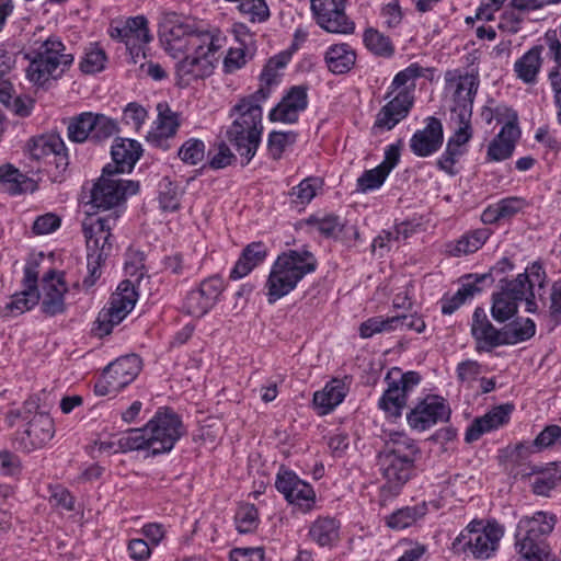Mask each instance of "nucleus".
Here are the masks:
<instances>
[{
  "label": "nucleus",
  "instance_id": "49",
  "mask_svg": "<svg viewBox=\"0 0 561 561\" xmlns=\"http://www.w3.org/2000/svg\"><path fill=\"white\" fill-rule=\"evenodd\" d=\"M206 146L197 138L187 139L178 150V157L188 165H196L205 158Z\"/></svg>",
  "mask_w": 561,
  "mask_h": 561
},
{
  "label": "nucleus",
  "instance_id": "45",
  "mask_svg": "<svg viewBox=\"0 0 561 561\" xmlns=\"http://www.w3.org/2000/svg\"><path fill=\"white\" fill-rule=\"evenodd\" d=\"M90 141L101 144L119 131L115 119L99 113H93Z\"/></svg>",
  "mask_w": 561,
  "mask_h": 561
},
{
  "label": "nucleus",
  "instance_id": "56",
  "mask_svg": "<svg viewBox=\"0 0 561 561\" xmlns=\"http://www.w3.org/2000/svg\"><path fill=\"white\" fill-rule=\"evenodd\" d=\"M514 263L508 257H502L495 265H493L489 272L484 274H466L462 278L466 280L474 279V282L480 286L481 283L486 280L490 284L494 283V276L506 274L507 272L513 271Z\"/></svg>",
  "mask_w": 561,
  "mask_h": 561
},
{
  "label": "nucleus",
  "instance_id": "12",
  "mask_svg": "<svg viewBox=\"0 0 561 561\" xmlns=\"http://www.w3.org/2000/svg\"><path fill=\"white\" fill-rule=\"evenodd\" d=\"M108 35L111 38L122 42L130 55L134 64L145 55V46L152 39L149 33L148 21L142 15L131 16L126 20H113L110 23Z\"/></svg>",
  "mask_w": 561,
  "mask_h": 561
},
{
  "label": "nucleus",
  "instance_id": "4",
  "mask_svg": "<svg viewBox=\"0 0 561 561\" xmlns=\"http://www.w3.org/2000/svg\"><path fill=\"white\" fill-rule=\"evenodd\" d=\"M538 287V291L547 285V273L540 262H534L524 273L515 278H500V290L492 295V318L500 322H506L518 312V304L525 296V286Z\"/></svg>",
  "mask_w": 561,
  "mask_h": 561
},
{
  "label": "nucleus",
  "instance_id": "57",
  "mask_svg": "<svg viewBox=\"0 0 561 561\" xmlns=\"http://www.w3.org/2000/svg\"><path fill=\"white\" fill-rule=\"evenodd\" d=\"M308 224L314 226L318 231L327 238L336 237L343 228V225L336 215H327L322 218L310 217Z\"/></svg>",
  "mask_w": 561,
  "mask_h": 561
},
{
  "label": "nucleus",
  "instance_id": "61",
  "mask_svg": "<svg viewBox=\"0 0 561 561\" xmlns=\"http://www.w3.org/2000/svg\"><path fill=\"white\" fill-rule=\"evenodd\" d=\"M291 202L296 205H306L316 196V188L311 183V179L302 180L298 185L294 186L289 192Z\"/></svg>",
  "mask_w": 561,
  "mask_h": 561
},
{
  "label": "nucleus",
  "instance_id": "51",
  "mask_svg": "<svg viewBox=\"0 0 561 561\" xmlns=\"http://www.w3.org/2000/svg\"><path fill=\"white\" fill-rule=\"evenodd\" d=\"M106 59L105 51L98 44H91L80 61V70L84 73L100 72L104 69Z\"/></svg>",
  "mask_w": 561,
  "mask_h": 561
},
{
  "label": "nucleus",
  "instance_id": "10",
  "mask_svg": "<svg viewBox=\"0 0 561 561\" xmlns=\"http://www.w3.org/2000/svg\"><path fill=\"white\" fill-rule=\"evenodd\" d=\"M421 375L417 371L403 373L401 368H391L386 377L387 389L378 401V408L387 416L398 419L407 407L409 393L421 382Z\"/></svg>",
  "mask_w": 561,
  "mask_h": 561
},
{
  "label": "nucleus",
  "instance_id": "27",
  "mask_svg": "<svg viewBox=\"0 0 561 561\" xmlns=\"http://www.w3.org/2000/svg\"><path fill=\"white\" fill-rule=\"evenodd\" d=\"M140 364L141 360L136 354L122 356L110 363L104 369L108 377V383L113 388L122 390L138 376Z\"/></svg>",
  "mask_w": 561,
  "mask_h": 561
},
{
  "label": "nucleus",
  "instance_id": "58",
  "mask_svg": "<svg viewBox=\"0 0 561 561\" xmlns=\"http://www.w3.org/2000/svg\"><path fill=\"white\" fill-rule=\"evenodd\" d=\"M39 297L41 296L22 290L12 296V300L7 305L5 309L15 312V314H21L36 306L39 301Z\"/></svg>",
  "mask_w": 561,
  "mask_h": 561
},
{
  "label": "nucleus",
  "instance_id": "47",
  "mask_svg": "<svg viewBox=\"0 0 561 561\" xmlns=\"http://www.w3.org/2000/svg\"><path fill=\"white\" fill-rule=\"evenodd\" d=\"M259 512L254 504L242 503L239 505L234 523L240 534H249L254 531L259 526Z\"/></svg>",
  "mask_w": 561,
  "mask_h": 561
},
{
  "label": "nucleus",
  "instance_id": "28",
  "mask_svg": "<svg viewBox=\"0 0 561 561\" xmlns=\"http://www.w3.org/2000/svg\"><path fill=\"white\" fill-rule=\"evenodd\" d=\"M0 184L10 195L34 193L38 188L35 180L10 163L0 167Z\"/></svg>",
  "mask_w": 561,
  "mask_h": 561
},
{
  "label": "nucleus",
  "instance_id": "48",
  "mask_svg": "<svg viewBox=\"0 0 561 561\" xmlns=\"http://www.w3.org/2000/svg\"><path fill=\"white\" fill-rule=\"evenodd\" d=\"M286 501L297 506L301 513L310 512L316 504V493L309 483L300 480L293 489V497H285Z\"/></svg>",
  "mask_w": 561,
  "mask_h": 561
},
{
  "label": "nucleus",
  "instance_id": "38",
  "mask_svg": "<svg viewBox=\"0 0 561 561\" xmlns=\"http://www.w3.org/2000/svg\"><path fill=\"white\" fill-rule=\"evenodd\" d=\"M427 513V505L425 502L419 503L414 506H405L397 510L386 517V525L396 530H401L412 526L419 519L424 517Z\"/></svg>",
  "mask_w": 561,
  "mask_h": 561
},
{
  "label": "nucleus",
  "instance_id": "50",
  "mask_svg": "<svg viewBox=\"0 0 561 561\" xmlns=\"http://www.w3.org/2000/svg\"><path fill=\"white\" fill-rule=\"evenodd\" d=\"M137 299L138 293L135 289V285L129 279H125L117 286V289L112 295L108 305L134 309Z\"/></svg>",
  "mask_w": 561,
  "mask_h": 561
},
{
  "label": "nucleus",
  "instance_id": "62",
  "mask_svg": "<svg viewBox=\"0 0 561 561\" xmlns=\"http://www.w3.org/2000/svg\"><path fill=\"white\" fill-rule=\"evenodd\" d=\"M197 289L203 294L206 300L215 306L224 290V282L218 276H211L204 279Z\"/></svg>",
  "mask_w": 561,
  "mask_h": 561
},
{
  "label": "nucleus",
  "instance_id": "46",
  "mask_svg": "<svg viewBox=\"0 0 561 561\" xmlns=\"http://www.w3.org/2000/svg\"><path fill=\"white\" fill-rule=\"evenodd\" d=\"M182 191L178 184L172 182L168 176L163 178L159 183V203L163 210L174 211L180 208V198Z\"/></svg>",
  "mask_w": 561,
  "mask_h": 561
},
{
  "label": "nucleus",
  "instance_id": "54",
  "mask_svg": "<svg viewBox=\"0 0 561 561\" xmlns=\"http://www.w3.org/2000/svg\"><path fill=\"white\" fill-rule=\"evenodd\" d=\"M297 134L294 131H272L268 135L267 147L274 160L280 159L286 147L296 141Z\"/></svg>",
  "mask_w": 561,
  "mask_h": 561
},
{
  "label": "nucleus",
  "instance_id": "15",
  "mask_svg": "<svg viewBox=\"0 0 561 561\" xmlns=\"http://www.w3.org/2000/svg\"><path fill=\"white\" fill-rule=\"evenodd\" d=\"M450 414L451 410L443 397L427 394L407 413V422L412 430L423 432L438 422H447Z\"/></svg>",
  "mask_w": 561,
  "mask_h": 561
},
{
  "label": "nucleus",
  "instance_id": "18",
  "mask_svg": "<svg viewBox=\"0 0 561 561\" xmlns=\"http://www.w3.org/2000/svg\"><path fill=\"white\" fill-rule=\"evenodd\" d=\"M308 106V88L306 85H294L283 96L280 102L271 110L268 118L271 122L294 124L298 121L299 113Z\"/></svg>",
  "mask_w": 561,
  "mask_h": 561
},
{
  "label": "nucleus",
  "instance_id": "16",
  "mask_svg": "<svg viewBox=\"0 0 561 561\" xmlns=\"http://www.w3.org/2000/svg\"><path fill=\"white\" fill-rule=\"evenodd\" d=\"M55 434L53 419L47 413H36L27 422V427L15 438L18 449L31 453L45 446Z\"/></svg>",
  "mask_w": 561,
  "mask_h": 561
},
{
  "label": "nucleus",
  "instance_id": "41",
  "mask_svg": "<svg viewBox=\"0 0 561 561\" xmlns=\"http://www.w3.org/2000/svg\"><path fill=\"white\" fill-rule=\"evenodd\" d=\"M482 291L474 279L467 280L451 297L444 296L442 299V313L451 314L460 308L469 298Z\"/></svg>",
  "mask_w": 561,
  "mask_h": 561
},
{
  "label": "nucleus",
  "instance_id": "13",
  "mask_svg": "<svg viewBox=\"0 0 561 561\" xmlns=\"http://www.w3.org/2000/svg\"><path fill=\"white\" fill-rule=\"evenodd\" d=\"M116 174H104L93 184L89 205L96 210H108L118 206L127 195L136 194L139 190L138 182L114 179Z\"/></svg>",
  "mask_w": 561,
  "mask_h": 561
},
{
  "label": "nucleus",
  "instance_id": "55",
  "mask_svg": "<svg viewBox=\"0 0 561 561\" xmlns=\"http://www.w3.org/2000/svg\"><path fill=\"white\" fill-rule=\"evenodd\" d=\"M388 174L377 165L374 169L366 170L357 179V191L366 193L379 188L386 181Z\"/></svg>",
  "mask_w": 561,
  "mask_h": 561
},
{
  "label": "nucleus",
  "instance_id": "40",
  "mask_svg": "<svg viewBox=\"0 0 561 561\" xmlns=\"http://www.w3.org/2000/svg\"><path fill=\"white\" fill-rule=\"evenodd\" d=\"M133 309L108 305L103 308L96 318V331L100 336L107 335L113 328L119 324Z\"/></svg>",
  "mask_w": 561,
  "mask_h": 561
},
{
  "label": "nucleus",
  "instance_id": "64",
  "mask_svg": "<svg viewBox=\"0 0 561 561\" xmlns=\"http://www.w3.org/2000/svg\"><path fill=\"white\" fill-rule=\"evenodd\" d=\"M549 316L556 325L561 324V279L551 286Z\"/></svg>",
  "mask_w": 561,
  "mask_h": 561
},
{
  "label": "nucleus",
  "instance_id": "22",
  "mask_svg": "<svg viewBox=\"0 0 561 561\" xmlns=\"http://www.w3.org/2000/svg\"><path fill=\"white\" fill-rule=\"evenodd\" d=\"M501 329H496L489 320L485 310L477 307L472 314L471 335L476 342L477 352H492L501 346Z\"/></svg>",
  "mask_w": 561,
  "mask_h": 561
},
{
  "label": "nucleus",
  "instance_id": "63",
  "mask_svg": "<svg viewBox=\"0 0 561 561\" xmlns=\"http://www.w3.org/2000/svg\"><path fill=\"white\" fill-rule=\"evenodd\" d=\"M514 149L515 147L512 142H506L496 136L489 145L488 158L492 161H502L510 158Z\"/></svg>",
  "mask_w": 561,
  "mask_h": 561
},
{
  "label": "nucleus",
  "instance_id": "25",
  "mask_svg": "<svg viewBox=\"0 0 561 561\" xmlns=\"http://www.w3.org/2000/svg\"><path fill=\"white\" fill-rule=\"evenodd\" d=\"M85 245L88 276L83 278L82 284L89 288L100 278L101 267L112 254L113 242L112 239L104 237V239L85 240Z\"/></svg>",
  "mask_w": 561,
  "mask_h": 561
},
{
  "label": "nucleus",
  "instance_id": "39",
  "mask_svg": "<svg viewBox=\"0 0 561 561\" xmlns=\"http://www.w3.org/2000/svg\"><path fill=\"white\" fill-rule=\"evenodd\" d=\"M363 41L366 48L375 56L390 58L394 54V46L390 37L374 27L364 31Z\"/></svg>",
  "mask_w": 561,
  "mask_h": 561
},
{
  "label": "nucleus",
  "instance_id": "52",
  "mask_svg": "<svg viewBox=\"0 0 561 561\" xmlns=\"http://www.w3.org/2000/svg\"><path fill=\"white\" fill-rule=\"evenodd\" d=\"M398 320L392 317H373L364 321L359 327V335L363 339H369L377 333L390 332L396 330Z\"/></svg>",
  "mask_w": 561,
  "mask_h": 561
},
{
  "label": "nucleus",
  "instance_id": "20",
  "mask_svg": "<svg viewBox=\"0 0 561 561\" xmlns=\"http://www.w3.org/2000/svg\"><path fill=\"white\" fill-rule=\"evenodd\" d=\"M113 163L106 164L104 174H121L130 172L142 154L140 142L135 139L121 138L115 139L111 150Z\"/></svg>",
  "mask_w": 561,
  "mask_h": 561
},
{
  "label": "nucleus",
  "instance_id": "8",
  "mask_svg": "<svg viewBox=\"0 0 561 561\" xmlns=\"http://www.w3.org/2000/svg\"><path fill=\"white\" fill-rule=\"evenodd\" d=\"M504 535L503 527L495 520H472L454 539L451 549L458 556H471L476 560L490 559L499 548Z\"/></svg>",
  "mask_w": 561,
  "mask_h": 561
},
{
  "label": "nucleus",
  "instance_id": "30",
  "mask_svg": "<svg viewBox=\"0 0 561 561\" xmlns=\"http://www.w3.org/2000/svg\"><path fill=\"white\" fill-rule=\"evenodd\" d=\"M324 61L332 73L344 75L355 66L356 53L346 43L334 44L325 51Z\"/></svg>",
  "mask_w": 561,
  "mask_h": 561
},
{
  "label": "nucleus",
  "instance_id": "19",
  "mask_svg": "<svg viewBox=\"0 0 561 561\" xmlns=\"http://www.w3.org/2000/svg\"><path fill=\"white\" fill-rule=\"evenodd\" d=\"M414 98L408 90L399 93L385 104L377 114L373 130H391L410 113Z\"/></svg>",
  "mask_w": 561,
  "mask_h": 561
},
{
  "label": "nucleus",
  "instance_id": "35",
  "mask_svg": "<svg viewBox=\"0 0 561 561\" xmlns=\"http://www.w3.org/2000/svg\"><path fill=\"white\" fill-rule=\"evenodd\" d=\"M118 215L116 211L107 216L101 217L94 214H88L82 221V232L85 240L91 239H112V228L117 221Z\"/></svg>",
  "mask_w": 561,
  "mask_h": 561
},
{
  "label": "nucleus",
  "instance_id": "9",
  "mask_svg": "<svg viewBox=\"0 0 561 561\" xmlns=\"http://www.w3.org/2000/svg\"><path fill=\"white\" fill-rule=\"evenodd\" d=\"M450 76V72L446 73V81L448 83L457 81L454 92L455 105L451 107V113L456 116L459 127L448 139L446 146L462 150L461 146L467 144L472 137L471 116L474 96L479 88V79L472 73H466L457 78Z\"/></svg>",
  "mask_w": 561,
  "mask_h": 561
},
{
  "label": "nucleus",
  "instance_id": "23",
  "mask_svg": "<svg viewBox=\"0 0 561 561\" xmlns=\"http://www.w3.org/2000/svg\"><path fill=\"white\" fill-rule=\"evenodd\" d=\"M158 118L156 127L147 135V141L162 150L170 148L169 140L173 138L180 127L178 114L172 112L167 103L157 105Z\"/></svg>",
  "mask_w": 561,
  "mask_h": 561
},
{
  "label": "nucleus",
  "instance_id": "11",
  "mask_svg": "<svg viewBox=\"0 0 561 561\" xmlns=\"http://www.w3.org/2000/svg\"><path fill=\"white\" fill-rule=\"evenodd\" d=\"M147 432L151 440V455L157 456L171 451L184 435L185 430L180 416L173 410L161 408L147 423Z\"/></svg>",
  "mask_w": 561,
  "mask_h": 561
},
{
  "label": "nucleus",
  "instance_id": "24",
  "mask_svg": "<svg viewBox=\"0 0 561 561\" xmlns=\"http://www.w3.org/2000/svg\"><path fill=\"white\" fill-rule=\"evenodd\" d=\"M85 245L88 276L83 278L82 284L89 288L100 278L101 267L112 254L113 242L112 239L104 237V239L85 240Z\"/></svg>",
  "mask_w": 561,
  "mask_h": 561
},
{
  "label": "nucleus",
  "instance_id": "44",
  "mask_svg": "<svg viewBox=\"0 0 561 561\" xmlns=\"http://www.w3.org/2000/svg\"><path fill=\"white\" fill-rule=\"evenodd\" d=\"M288 62V57L284 54L270 58L260 75V88L257 90H266L271 95V88L278 84V70L284 68Z\"/></svg>",
  "mask_w": 561,
  "mask_h": 561
},
{
  "label": "nucleus",
  "instance_id": "3",
  "mask_svg": "<svg viewBox=\"0 0 561 561\" xmlns=\"http://www.w3.org/2000/svg\"><path fill=\"white\" fill-rule=\"evenodd\" d=\"M416 442L402 433L391 435L378 453V465L386 479L385 490L398 494L416 473V460L421 457Z\"/></svg>",
  "mask_w": 561,
  "mask_h": 561
},
{
  "label": "nucleus",
  "instance_id": "29",
  "mask_svg": "<svg viewBox=\"0 0 561 561\" xmlns=\"http://www.w3.org/2000/svg\"><path fill=\"white\" fill-rule=\"evenodd\" d=\"M267 255V248L263 242L248 244L230 272L231 279H240L247 276L254 267L260 265Z\"/></svg>",
  "mask_w": 561,
  "mask_h": 561
},
{
  "label": "nucleus",
  "instance_id": "21",
  "mask_svg": "<svg viewBox=\"0 0 561 561\" xmlns=\"http://www.w3.org/2000/svg\"><path fill=\"white\" fill-rule=\"evenodd\" d=\"M43 289L42 311L49 317L62 313L66 310L65 294L68 291L64 273L49 270L43 276Z\"/></svg>",
  "mask_w": 561,
  "mask_h": 561
},
{
  "label": "nucleus",
  "instance_id": "33",
  "mask_svg": "<svg viewBox=\"0 0 561 561\" xmlns=\"http://www.w3.org/2000/svg\"><path fill=\"white\" fill-rule=\"evenodd\" d=\"M489 228H479L461 236L457 241L447 244V252L456 257L477 252L490 238Z\"/></svg>",
  "mask_w": 561,
  "mask_h": 561
},
{
  "label": "nucleus",
  "instance_id": "60",
  "mask_svg": "<svg viewBox=\"0 0 561 561\" xmlns=\"http://www.w3.org/2000/svg\"><path fill=\"white\" fill-rule=\"evenodd\" d=\"M60 224L61 219L59 216L54 213H47L34 220L32 230L36 236L48 234L58 229Z\"/></svg>",
  "mask_w": 561,
  "mask_h": 561
},
{
  "label": "nucleus",
  "instance_id": "43",
  "mask_svg": "<svg viewBox=\"0 0 561 561\" xmlns=\"http://www.w3.org/2000/svg\"><path fill=\"white\" fill-rule=\"evenodd\" d=\"M118 449L131 451L147 449L151 453V440L147 432V424L140 428H129L124 436L117 440Z\"/></svg>",
  "mask_w": 561,
  "mask_h": 561
},
{
  "label": "nucleus",
  "instance_id": "31",
  "mask_svg": "<svg viewBox=\"0 0 561 561\" xmlns=\"http://www.w3.org/2000/svg\"><path fill=\"white\" fill-rule=\"evenodd\" d=\"M346 396V387L340 379L328 382L321 391L313 394V405L319 410L320 415L330 413L337 407Z\"/></svg>",
  "mask_w": 561,
  "mask_h": 561
},
{
  "label": "nucleus",
  "instance_id": "53",
  "mask_svg": "<svg viewBox=\"0 0 561 561\" xmlns=\"http://www.w3.org/2000/svg\"><path fill=\"white\" fill-rule=\"evenodd\" d=\"M213 304L206 300L203 294L198 289L191 290L184 300L183 310L185 313L202 318L205 316L211 308Z\"/></svg>",
  "mask_w": 561,
  "mask_h": 561
},
{
  "label": "nucleus",
  "instance_id": "5",
  "mask_svg": "<svg viewBox=\"0 0 561 561\" xmlns=\"http://www.w3.org/2000/svg\"><path fill=\"white\" fill-rule=\"evenodd\" d=\"M317 268V259L308 250H289L278 255L266 282L267 301L273 305Z\"/></svg>",
  "mask_w": 561,
  "mask_h": 561
},
{
  "label": "nucleus",
  "instance_id": "59",
  "mask_svg": "<svg viewBox=\"0 0 561 561\" xmlns=\"http://www.w3.org/2000/svg\"><path fill=\"white\" fill-rule=\"evenodd\" d=\"M560 466L556 468V472L546 473L540 477H537L533 482V491L537 495L548 496L549 492L553 490L559 483H561L560 479Z\"/></svg>",
  "mask_w": 561,
  "mask_h": 561
},
{
  "label": "nucleus",
  "instance_id": "6",
  "mask_svg": "<svg viewBox=\"0 0 561 561\" xmlns=\"http://www.w3.org/2000/svg\"><path fill=\"white\" fill-rule=\"evenodd\" d=\"M64 43L56 37H49L41 45L28 51L26 68L27 79L37 87H45L50 80L59 79L73 62V55L65 53Z\"/></svg>",
  "mask_w": 561,
  "mask_h": 561
},
{
  "label": "nucleus",
  "instance_id": "17",
  "mask_svg": "<svg viewBox=\"0 0 561 561\" xmlns=\"http://www.w3.org/2000/svg\"><path fill=\"white\" fill-rule=\"evenodd\" d=\"M425 127L416 130L410 139L411 151L420 158L434 154L444 141V129L440 119L430 116L425 119Z\"/></svg>",
  "mask_w": 561,
  "mask_h": 561
},
{
  "label": "nucleus",
  "instance_id": "36",
  "mask_svg": "<svg viewBox=\"0 0 561 561\" xmlns=\"http://www.w3.org/2000/svg\"><path fill=\"white\" fill-rule=\"evenodd\" d=\"M64 149V140L59 134H44L32 137L26 144V150L33 160L39 161L51 156L56 150Z\"/></svg>",
  "mask_w": 561,
  "mask_h": 561
},
{
  "label": "nucleus",
  "instance_id": "14",
  "mask_svg": "<svg viewBox=\"0 0 561 561\" xmlns=\"http://www.w3.org/2000/svg\"><path fill=\"white\" fill-rule=\"evenodd\" d=\"M347 0H310L317 24L328 33L352 34L355 23L346 15Z\"/></svg>",
  "mask_w": 561,
  "mask_h": 561
},
{
  "label": "nucleus",
  "instance_id": "2",
  "mask_svg": "<svg viewBox=\"0 0 561 561\" xmlns=\"http://www.w3.org/2000/svg\"><path fill=\"white\" fill-rule=\"evenodd\" d=\"M268 99L266 90H256L254 93L243 96L231 108V116L237 115L226 131V138L233 146L241 158L242 165H247L255 156L261 142L262 106Z\"/></svg>",
  "mask_w": 561,
  "mask_h": 561
},
{
  "label": "nucleus",
  "instance_id": "32",
  "mask_svg": "<svg viewBox=\"0 0 561 561\" xmlns=\"http://www.w3.org/2000/svg\"><path fill=\"white\" fill-rule=\"evenodd\" d=\"M543 47L536 45L526 51L514 64L516 77L524 83L534 84L537 81V75L541 68V53Z\"/></svg>",
  "mask_w": 561,
  "mask_h": 561
},
{
  "label": "nucleus",
  "instance_id": "1",
  "mask_svg": "<svg viewBox=\"0 0 561 561\" xmlns=\"http://www.w3.org/2000/svg\"><path fill=\"white\" fill-rule=\"evenodd\" d=\"M162 38L165 50L174 58L183 55L175 65L180 88L213 75L217 61L215 54L222 47L220 31L199 30L194 23L181 21L171 13L163 24Z\"/></svg>",
  "mask_w": 561,
  "mask_h": 561
},
{
  "label": "nucleus",
  "instance_id": "42",
  "mask_svg": "<svg viewBox=\"0 0 561 561\" xmlns=\"http://www.w3.org/2000/svg\"><path fill=\"white\" fill-rule=\"evenodd\" d=\"M92 112H83L77 116L70 118L67 126V135L70 141L76 144H82L90 141L91 129H92Z\"/></svg>",
  "mask_w": 561,
  "mask_h": 561
},
{
  "label": "nucleus",
  "instance_id": "34",
  "mask_svg": "<svg viewBox=\"0 0 561 561\" xmlns=\"http://www.w3.org/2000/svg\"><path fill=\"white\" fill-rule=\"evenodd\" d=\"M340 526L334 517H318L309 528V536L320 547H332L339 541Z\"/></svg>",
  "mask_w": 561,
  "mask_h": 561
},
{
  "label": "nucleus",
  "instance_id": "7",
  "mask_svg": "<svg viewBox=\"0 0 561 561\" xmlns=\"http://www.w3.org/2000/svg\"><path fill=\"white\" fill-rule=\"evenodd\" d=\"M556 523V516L545 512H537L531 517L519 520L516 547L520 561H556V556L546 541Z\"/></svg>",
  "mask_w": 561,
  "mask_h": 561
},
{
  "label": "nucleus",
  "instance_id": "37",
  "mask_svg": "<svg viewBox=\"0 0 561 561\" xmlns=\"http://www.w3.org/2000/svg\"><path fill=\"white\" fill-rule=\"evenodd\" d=\"M502 345H514L528 341L536 333V324L530 318L514 320L501 329Z\"/></svg>",
  "mask_w": 561,
  "mask_h": 561
},
{
  "label": "nucleus",
  "instance_id": "26",
  "mask_svg": "<svg viewBox=\"0 0 561 561\" xmlns=\"http://www.w3.org/2000/svg\"><path fill=\"white\" fill-rule=\"evenodd\" d=\"M513 411L512 404H502L493 408L483 416L477 417L467 428L465 440L472 443L478 440L484 433L491 432L504 425L510 420Z\"/></svg>",
  "mask_w": 561,
  "mask_h": 561
}]
</instances>
